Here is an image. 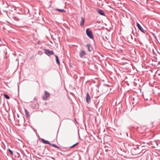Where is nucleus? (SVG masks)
<instances>
[{
    "label": "nucleus",
    "mask_w": 160,
    "mask_h": 160,
    "mask_svg": "<svg viewBox=\"0 0 160 160\" xmlns=\"http://www.w3.org/2000/svg\"><path fill=\"white\" fill-rule=\"evenodd\" d=\"M22 16V15L17 12L11 14V17L15 20L20 21L21 22L24 23L25 22V20Z\"/></svg>",
    "instance_id": "obj_1"
},
{
    "label": "nucleus",
    "mask_w": 160,
    "mask_h": 160,
    "mask_svg": "<svg viewBox=\"0 0 160 160\" xmlns=\"http://www.w3.org/2000/svg\"><path fill=\"white\" fill-rule=\"evenodd\" d=\"M45 53L48 56H52V57L54 56L55 58V60H58V59L57 56L54 55V52L52 51L51 50L49 49H45L44 50Z\"/></svg>",
    "instance_id": "obj_2"
},
{
    "label": "nucleus",
    "mask_w": 160,
    "mask_h": 160,
    "mask_svg": "<svg viewBox=\"0 0 160 160\" xmlns=\"http://www.w3.org/2000/svg\"><path fill=\"white\" fill-rule=\"evenodd\" d=\"M86 33L87 36L91 39L93 38V35L92 31L89 28H88L86 30Z\"/></svg>",
    "instance_id": "obj_3"
},
{
    "label": "nucleus",
    "mask_w": 160,
    "mask_h": 160,
    "mask_svg": "<svg viewBox=\"0 0 160 160\" xmlns=\"http://www.w3.org/2000/svg\"><path fill=\"white\" fill-rule=\"evenodd\" d=\"M137 26L138 27L140 30L142 32L145 34L147 33V31L145 30H144L140 25V24L138 22L137 23Z\"/></svg>",
    "instance_id": "obj_4"
},
{
    "label": "nucleus",
    "mask_w": 160,
    "mask_h": 160,
    "mask_svg": "<svg viewBox=\"0 0 160 160\" xmlns=\"http://www.w3.org/2000/svg\"><path fill=\"white\" fill-rule=\"evenodd\" d=\"M85 98L86 102L89 103L91 102V98L88 92H87Z\"/></svg>",
    "instance_id": "obj_5"
},
{
    "label": "nucleus",
    "mask_w": 160,
    "mask_h": 160,
    "mask_svg": "<svg viewBox=\"0 0 160 160\" xmlns=\"http://www.w3.org/2000/svg\"><path fill=\"white\" fill-rule=\"evenodd\" d=\"M44 93L45 96L43 98V100H47L48 98L50 96V95L49 93L46 91H45Z\"/></svg>",
    "instance_id": "obj_6"
},
{
    "label": "nucleus",
    "mask_w": 160,
    "mask_h": 160,
    "mask_svg": "<svg viewBox=\"0 0 160 160\" xmlns=\"http://www.w3.org/2000/svg\"><path fill=\"white\" fill-rule=\"evenodd\" d=\"M86 48L88 49V51L90 52L92 51V48L90 44H88L86 46Z\"/></svg>",
    "instance_id": "obj_7"
},
{
    "label": "nucleus",
    "mask_w": 160,
    "mask_h": 160,
    "mask_svg": "<svg viewBox=\"0 0 160 160\" xmlns=\"http://www.w3.org/2000/svg\"><path fill=\"white\" fill-rule=\"evenodd\" d=\"M97 12L100 15H102L105 16V14L103 11L100 9H98L97 10Z\"/></svg>",
    "instance_id": "obj_8"
},
{
    "label": "nucleus",
    "mask_w": 160,
    "mask_h": 160,
    "mask_svg": "<svg viewBox=\"0 0 160 160\" xmlns=\"http://www.w3.org/2000/svg\"><path fill=\"white\" fill-rule=\"evenodd\" d=\"M85 54V52L84 51L82 50L80 52L79 55L81 57H82Z\"/></svg>",
    "instance_id": "obj_9"
},
{
    "label": "nucleus",
    "mask_w": 160,
    "mask_h": 160,
    "mask_svg": "<svg viewBox=\"0 0 160 160\" xmlns=\"http://www.w3.org/2000/svg\"><path fill=\"white\" fill-rule=\"evenodd\" d=\"M42 142L44 144H48L49 145H50L51 144L50 143L49 141L47 140H44L43 139H42L41 140Z\"/></svg>",
    "instance_id": "obj_10"
},
{
    "label": "nucleus",
    "mask_w": 160,
    "mask_h": 160,
    "mask_svg": "<svg viewBox=\"0 0 160 160\" xmlns=\"http://www.w3.org/2000/svg\"><path fill=\"white\" fill-rule=\"evenodd\" d=\"M55 10L59 11L60 12H65L66 11L63 9L56 8Z\"/></svg>",
    "instance_id": "obj_11"
},
{
    "label": "nucleus",
    "mask_w": 160,
    "mask_h": 160,
    "mask_svg": "<svg viewBox=\"0 0 160 160\" xmlns=\"http://www.w3.org/2000/svg\"><path fill=\"white\" fill-rule=\"evenodd\" d=\"M85 22L84 19L83 17H81V21L80 22V25L82 26Z\"/></svg>",
    "instance_id": "obj_12"
},
{
    "label": "nucleus",
    "mask_w": 160,
    "mask_h": 160,
    "mask_svg": "<svg viewBox=\"0 0 160 160\" xmlns=\"http://www.w3.org/2000/svg\"><path fill=\"white\" fill-rule=\"evenodd\" d=\"M25 113L26 114V115L27 116V118L29 117V112L26 109H25Z\"/></svg>",
    "instance_id": "obj_13"
},
{
    "label": "nucleus",
    "mask_w": 160,
    "mask_h": 160,
    "mask_svg": "<svg viewBox=\"0 0 160 160\" xmlns=\"http://www.w3.org/2000/svg\"><path fill=\"white\" fill-rule=\"evenodd\" d=\"M50 145H51L52 146L54 147H55L57 148H58V149H59L60 148V147H58V146H57L56 145L54 144H51Z\"/></svg>",
    "instance_id": "obj_14"
},
{
    "label": "nucleus",
    "mask_w": 160,
    "mask_h": 160,
    "mask_svg": "<svg viewBox=\"0 0 160 160\" xmlns=\"http://www.w3.org/2000/svg\"><path fill=\"white\" fill-rule=\"evenodd\" d=\"M3 95H4V97L5 98H7V99H9L10 98L7 95H6V94H4Z\"/></svg>",
    "instance_id": "obj_15"
},
{
    "label": "nucleus",
    "mask_w": 160,
    "mask_h": 160,
    "mask_svg": "<svg viewBox=\"0 0 160 160\" xmlns=\"http://www.w3.org/2000/svg\"><path fill=\"white\" fill-rule=\"evenodd\" d=\"M78 143H76V144H74V145H73L72 146H71L70 148H74V147H75L76 145H78Z\"/></svg>",
    "instance_id": "obj_16"
},
{
    "label": "nucleus",
    "mask_w": 160,
    "mask_h": 160,
    "mask_svg": "<svg viewBox=\"0 0 160 160\" xmlns=\"http://www.w3.org/2000/svg\"><path fill=\"white\" fill-rule=\"evenodd\" d=\"M9 150V151L11 153V155H13V152H12V150H10V149H9V150Z\"/></svg>",
    "instance_id": "obj_17"
},
{
    "label": "nucleus",
    "mask_w": 160,
    "mask_h": 160,
    "mask_svg": "<svg viewBox=\"0 0 160 160\" xmlns=\"http://www.w3.org/2000/svg\"><path fill=\"white\" fill-rule=\"evenodd\" d=\"M56 61V63H57L58 64V65H59V61Z\"/></svg>",
    "instance_id": "obj_18"
},
{
    "label": "nucleus",
    "mask_w": 160,
    "mask_h": 160,
    "mask_svg": "<svg viewBox=\"0 0 160 160\" xmlns=\"http://www.w3.org/2000/svg\"><path fill=\"white\" fill-rule=\"evenodd\" d=\"M153 36L154 37V38H155L157 39V37L155 35V34H153Z\"/></svg>",
    "instance_id": "obj_19"
},
{
    "label": "nucleus",
    "mask_w": 160,
    "mask_h": 160,
    "mask_svg": "<svg viewBox=\"0 0 160 160\" xmlns=\"http://www.w3.org/2000/svg\"><path fill=\"white\" fill-rule=\"evenodd\" d=\"M130 37L131 39H133V38H132V35H130Z\"/></svg>",
    "instance_id": "obj_20"
},
{
    "label": "nucleus",
    "mask_w": 160,
    "mask_h": 160,
    "mask_svg": "<svg viewBox=\"0 0 160 160\" xmlns=\"http://www.w3.org/2000/svg\"><path fill=\"white\" fill-rule=\"evenodd\" d=\"M124 60H128L127 59H125Z\"/></svg>",
    "instance_id": "obj_21"
}]
</instances>
